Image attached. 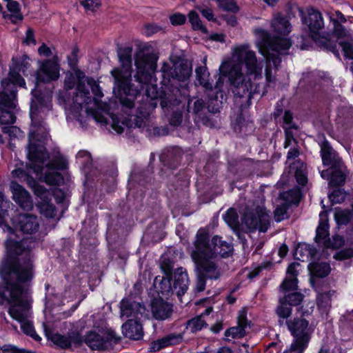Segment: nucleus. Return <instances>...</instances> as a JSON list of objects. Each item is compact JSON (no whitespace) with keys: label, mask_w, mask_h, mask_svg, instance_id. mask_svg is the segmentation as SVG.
<instances>
[{"label":"nucleus","mask_w":353,"mask_h":353,"mask_svg":"<svg viewBox=\"0 0 353 353\" xmlns=\"http://www.w3.org/2000/svg\"><path fill=\"white\" fill-rule=\"evenodd\" d=\"M6 248L13 259L1 270L6 285L0 288L1 303L10 305L8 313L16 321L23 322L30 319V303L23 297V289L20 283L30 281L34 275V265L28 240L20 241L9 239Z\"/></svg>","instance_id":"nucleus-1"},{"label":"nucleus","mask_w":353,"mask_h":353,"mask_svg":"<svg viewBox=\"0 0 353 353\" xmlns=\"http://www.w3.org/2000/svg\"><path fill=\"white\" fill-rule=\"evenodd\" d=\"M219 70L228 77L234 94L240 98L247 97L250 105L253 94L259 92V83L256 81L262 79V66L250 46L234 47L232 59L222 63Z\"/></svg>","instance_id":"nucleus-2"},{"label":"nucleus","mask_w":353,"mask_h":353,"mask_svg":"<svg viewBox=\"0 0 353 353\" xmlns=\"http://www.w3.org/2000/svg\"><path fill=\"white\" fill-rule=\"evenodd\" d=\"M46 110H50L49 105L43 106L39 100H33L30 109L32 127L29 133V143L28 145V157L30 161V167L37 172L42 171L40 163L49 159V154L41 143L48 135L46 128L42 125L41 119L46 114Z\"/></svg>","instance_id":"nucleus-3"},{"label":"nucleus","mask_w":353,"mask_h":353,"mask_svg":"<svg viewBox=\"0 0 353 353\" xmlns=\"http://www.w3.org/2000/svg\"><path fill=\"white\" fill-rule=\"evenodd\" d=\"M132 52L131 47L121 49L119 58L122 68H114L111 71L114 79V92H117L122 105L129 109L134 107V99L139 94V88H134L130 83Z\"/></svg>","instance_id":"nucleus-4"},{"label":"nucleus","mask_w":353,"mask_h":353,"mask_svg":"<svg viewBox=\"0 0 353 353\" xmlns=\"http://www.w3.org/2000/svg\"><path fill=\"white\" fill-rule=\"evenodd\" d=\"M25 85L24 79L15 68H11L8 76L1 81L0 125L15 122V111L18 105L17 86Z\"/></svg>","instance_id":"nucleus-5"},{"label":"nucleus","mask_w":353,"mask_h":353,"mask_svg":"<svg viewBox=\"0 0 353 353\" xmlns=\"http://www.w3.org/2000/svg\"><path fill=\"white\" fill-rule=\"evenodd\" d=\"M254 34L261 40V47L265 48L263 50L259 49L260 52L266 57L267 64L265 68V79L267 82L270 83L274 81L272 75V65L276 71L281 63L279 54L284 53L291 46V42L286 38L276 37L270 39L268 32L262 28H256L254 30Z\"/></svg>","instance_id":"nucleus-6"},{"label":"nucleus","mask_w":353,"mask_h":353,"mask_svg":"<svg viewBox=\"0 0 353 353\" xmlns=\"http://www.w3.org/2000/svg\"><path fill=\"white\" fill-rule=\"evenodd\" d=\"M197 251L201 258L205 260L210 259L214 264L217 265V254L222 257L228 256L233 251V246L230 242L224 241L218 236L212 238L210 245L208 233L201 229L197 232L194 241V249L192 252Z\"/></svg>","instance_id":"nucleus-7"},{"label":"nucleus","mask_w":353,"mask_h":353,"mask_svg":"<svg viewBox=\"0 0 353 353\" xmlns=\"http://www.w3.org/2000/svg\"><path fill=\"white\" fill-rule=\"evenodd\" d=\"M286 325L294 337L290 350L284 353H303L310 340L313 329L309 321L302 317H296L286 321Z\"/></svg>","instance_id":"nucleus-8"},{"label":"nucleus","mask_w":353,"mask_h":353,"mask_svg":"<svg viewBox=\"0 0 353 353\" xmlns=\"http://www.w3.org/2000/svg\"><path fill=\"white\" fill-rule=\"evenodd\" d=\"M199 254L198 251L191 253V257L195 263L196 274L194 288L196 292H200L205 288L206 279H218L221 273L217 265L214 264L212 261L205 260Z\"/></svg>","instance_id":"nucleus-9"},{"label":"nucleus","mask_w":353,"mask_h":353,"mask_svg":"<svg viewBox=\"0 0 353 353\" xmlns=\"http://www.w3.org/2000/svg\"><path fill=\"white\" fill-rule=\"evenodd\" d=\"M58 100L60 104L64 105L65 110L69 113L72 114L75 118L79 119L80 116V111L83 109V105L85 106V113L88 120H94L97 123L101 124H107V118L103 113L99 109L93 108V106H87L86 102H83L81 105L79 106L77 103L74 102L73 98L72 99V105H70V98L68 93V90L60 91L58 94Z\"/></svg>","instance_id":"nucleus-10"},{"label":"nucleus","mask_w":353,"mask_h":353,"mask_svg":"<svg viewBox=\"0 0 353 353\" xmlns=\"http://www.w3.org/2000/svg\"><path fill=\"white\" fill-rule=\"evenodd\" d=\"M270 224V216L263 206H257L254 211L246 212L241 222V226L245 228L246 232H253L256 230L265 232Z\"/></svg>","instance_id":"nucleus-11"},{"label":"nucleus","mask_w":353,"mask_h":353,"mask_svg":"<svg viewBox=\"0 0 353 353\" xmlns=\"http://www.w3.org/2000/svg\"><path fill=\"white\" fill-rule=\"evenodd\" d=\"M121 338L111 329L99 331V333L90 332L85 338V343L92 349L101 350L109 348L112 343H117Z\"/></svg>","instance_id":"nucleus-12"},{"label":"nucleus","mask_w":353,"mask_h":353,"mask_svg":"<svg viewBox=\"0 0 353 353\" xmlns=\"http://www.w3.org/2000/svg\"><path fill=\"white\" fill-rule=\"evenodd\" d=\"M135 65L137 69L135 78L140 83V85L137 87L140 91L143 85L147 84L151 80L152 74L155 71L157 65L152 56L143 52L137 54Z\"/></svg>","instance_id":"nucleus-13"},{"label":"nucleus","mask_w":353,"mask_h":353,"mask_svg":"<svg viewBox=\"0 0 353 353\" xmlns=\"http://www.w3.org/2000/svg\"><path fill=\"white\" fill-rule=\"evenodd\" d=\"M119 307L121 318L141 321L148 316V310L144 304L132 298L122 299Z\"/></svg>","instance_id":"nucleus-14"},{"label":"nucleus","mask_w":353,"mask_h":353,"mask_svg":"<svg viewBox=\"0 0 353 353\" xmlns=\"http://www.w3.org/2000/svg\"><path fill=\"white\" fill-rule=\"evenodd\" d=\"M69 65L74 70L73 74L75 77V80H78L77 85V92L73 96L74 103H77L79 106L81 105L83 102H86V104L92 103L94 108L98 107V102L96 99H92L90 95L89 90L85 88V84L82 80L85 77L84 73L77 68V60H69Z\"/></svg>","instance_id":"nucleus-15"},{"label":"nucleus","mask_w":353,"mask_h":353,"mask_svg":"<svg viewBox=\"0 0 353 353\" xmlns=\"http://www.w3.org/2000/svg\"><path fill=\"white\" fill-rule=\"evenodd\" d=\"M163 77L170 81L171 79L179 81L187 80L192 74V68L182 61L164 63L161 68Z\"/></svg>","instance_id":"nucleus-16"},{"label":"nucleus","mask_w":353,"mask_h":353,"mask_svg":"<svg viewBox=\"0 0 353 353\" xmlns=\"http://www.w3.org/2000/svg\"><path fill=\"white\" fill-rule=\"evenodd\" d=\"M303 23H305L312 34H319L324 28V20L322 14L313 8H309L305 14L300 10Z\"/></svg>","instance_id":"nucleus-17"},{"label":"nucleus","mask_w":353,"mask_h":353,"mask_svg":"<svg viewBox=\"0 0 353 353\" xmlns=\"http://www.w3.org/2000/svg\"><path fill=\"white\" fill-rule=\"evenodd\" d=\"M59 77L58 64L51 60L43 62L39 70L37 72V81L39 82H49L54 81Z\"/></svg>","instance_id":"nucleus-18"},{"label":"nucleus","mask_w":353,"mask_h":353,"mask_svg":"<svg viewBox=\"0 0 353 353\" xmlns=\"http://www.w3.org/2000/svg\"><path fill=\"white\" fill-rule=\"evenodd\" d=\"M17 225L20 230L27 234H35L39 229V219L32 214H19L17 216Z\"/></svg>","instance_id":"nucleus-19"},{"label":"nucleus","mask_w":353,"mask_h":353,"mask_svg":"<svg viewBox=\"0 0 353 353\" xmlns=\"http://www.w3.org/2000/svg\"><path fill=\"white\" fill-rule=\"evenodd\" d=\"M10 189L13 200L23 210L32 208V201L28 192L17 182L12 181Z\"/></svg>","instance_id":"nucleus-20"},{"label":"nucleus","mask_w":353,"mask_h":353,"mask_svg":"<svg viewBox=\"0 0 353 353\" xmlns=\"http://www.w3.org/2000/svg\"><path fill=\"white\" fill-rule=\"evenodd\" d=\"M48 337L53 343L61 348H68L72 343L79 344L81 343V337L79 334L72 332L67 335H61L58 333L47 334Z\"/></svg>","instance_id":"nucleus-21"},{"label":"nucleus","mask_w":353,"mask_h":353,"mask_svg":"<svg viewBox=\"0 0 353 353\" xmlns=\"http://www.w3.org/2000/svg\"><path fill=\"white\" fill-rule=\"evenodd\" d=\"M189 285L188 274L183 268H177L174 273V292L178 296L184 294Z\"/></svg>","instance_id":"nucleus-22"},{"label":"nucleus","mask_w":353,"mask_h":353,"mask_svg":"<svg viewBox=\"0 0 353 353\" xmlns=\"http://www.w3.org/2000/svg\"><path fill=\"white\" fill-rule=\"evenodd\" d=\"M172 312V305L164 301L163 299H154L152 302V313L157 320H165L169 318Z\"/></svg>","instance_id":"nucleus-23"},{"label":"nucleus","mask_w":353,"mask_h":353,"mask_svg":"<svg viewBox=\"0 0 353 353\" xmlns=\"http://www.w3.org/2000/svg\"><path fill=\"white\" fill-rule=\"evenodd\" d=\"M347 174L348 171L343 162L331 166L329 185L334 187L343 185Z\"/></svg>","instance_id":"nucleus-24"},{"label":"nucleus","mask_w":353,"mask_h":353,"mask_svg":"<svg viewBox=\"0 0 353 353\" xmlns=\"http://www.w3.org/2000/svg\"><path fill=\"white\" fill-rule=\"evenodd\" d=\"M341 48L343 56L348 59H353V34L350 30L334 37Z\"/></svg>","instance_id":"nucleus-25"},{"label":"nucleus","mask_w":353,"mask_h":353,"mask_svg":"<svg viewBox=\"0 0 353 353\" xmlns=\"http://www.w3.org/2000/svg\"><path fill=\"white\" fill-rule=\"evenodd\" d=\"M122 332L127 338L133 340H139L143 336V330L140 321L128 319L122 325Z\"/></svg>","instance_id":"nucleus-26"},{"label":"nucleus","mask_w":353,"mask_h":353,"mask_svg":"<svg viewBox=\"0 0 353 353\" xmlns=\"http://www.w3.org/2000/svg\"><path fill=\"white\" fill-rule=\"evenodd\" d=\"M327 15L333 26L332 34L334 37L350 30V29H347L343 25V23L347 21V19L341 11L336 10L334 13L328 12Z\"/></svg>","instance_id":"nucleus-27"},{"label":"nucleus","mask_w":353,"mask_h":353,"mask_svg":"<svg viewBox=\"0 0 353 353\" xmlns=\"http://www.w3.org/2000/svg\"><path fill=\"white\" fill-rule=\"evenodd\" d=\"M321 154L322 161L325 165H339L342 162L341 159L330 146L327 141H323L321 145Z\"/></svg>","instance_id":"nucleus-28"},{"label":"nucleus","mask_w":353,"mask_h":353,"mask_svg":"<svg viewBox=\"0 0 353 353\" xmlns=\"http://www.w3.org/2000/svg\"><path fill=\"white\" fill-rule=\"evenodd\" d=\"M271 26L275 32L281 35L288 34L292 30L289 21L281 13H276L273 15Z\"/></svg>","instance_id":"nucleus-29"},{"label":"nucleus","mask_w":353,"mask_h":353,"mask_svg":"<svg viewBox=\"0 0 353 353\" xmlns=\"http://www.w3.org/2000/svg\"><path fill=\"white\" fill-rule=\"evenodd\" d=\"M212 312V307H208L200 315L188 321L186 325L187 330H190L192 333H195L201 330L203 328L206 327L208 326V323L205 320V317L206 316H209Z\"/></svg>","instance_id":"nucleus-30"},{"label":"nucleus","mask_w":353,"mask_h":353,"mask_svg":"<svg viewBox=\"0 0 353 353\" xmlns=\"http://www.w3.org/2000/svg\"><path fill=\"white\" fill-rule=\"evenodd\" d=\"M203 63L206 64V57L203 58ZM196 78L199 85L205 91H212L213 86L210 81V73L206 65L197 67L195 70Z\"/></svg>","instance_id":"nucleus-31"},{"label":"nucleus","mask_w":353,"mask_h":353,"mask_svg":"<svg viewBox=\"0 0 353 353\" xmlns=\"http://www.w3.org/2000/svg\"><path fill=\"white\" fill-rule=\"evenodd\" d=\"M320 221L319 226L316 228V234L315 240L319 243H323L327 240L329 236V224H328V215L326 211H323L319 214Z\"/></svg>","instance_id":"nucleus-32"},{"label":"nucleus","mask_w":353,"mask_h":353,"mask_svg":"<svg viewBox=\"0 0 353 353\" xmlns=\"http://www.w3.org/2000/svg\"><path fill=\"white\" fill-rule=\"evenodd\" d=\"M247 319L244 315H241L238 319L237 326L230 327L225 332V336L227 337L231 336L232 339H241L243 337L245 332V327H247Z\"/></svg>","instance_id":"nucleus-33"},{"label":"nucleus","mask_w":353,"mask_h":353,"mask_svg":"<svg viewBox=\"0 0 353 353\" xmlns=\"http://www.w3.org/2000/svg\"><path fill=\"white\" fill-rule=\"evenodd\" d=\"M290 169L294 172L297 183L305 185L307 182L306 165L298 160L290 164Z\"/></svg>","instance_id":"nucleus-34"},{"label":"nucleus","mask_w":353,"mask_h":353,"mask_svg":"<svg viewBox=\"0 0 353 353\" xmlns=\"http://www.w3.org/2000/svg\"><path fill=\"white\" fill-rule=\"evenodd\" d=\"M316 254V248L307 243L299 244L294 252L296 258L303 261L309 259H314Z\"/></svg>","instance_id":"nucleus-35"},{"label":"nucleus","mask_w":353,"mask_h":353,"mask_svg":"<svg viewBox=\"0 0 353 353\" xmlns=\"http://www.w3.org/2000/svg\"><path fill=\"white\" fill-rule=\"evenodd\" d=\"M181 340L180 335H168L158 339L151 344V349L154 351H159L163 347L179 343Z\"/></svg>","instance_id":"nucleus-36"},{"label":"nucleus","mask_w":353,"mask_h":353,"mask_svg":"<svg viewBox=\"0 0 353 353\" xmlns=\"http://www.w3.org/2000/svg\"><path fill=\"white\" fill-rule=\"evenodd\" d=\"M313 276L323 278L327 276L330 272V266L325 262H312L308 266Z\"/></svg>","instance_id":"nucleus-37"},{"label":"nucleus","mask_w":353,"mask_h":353,"mask_svg":"<svg viewBox=\"0 0 353 353\" xmlns=\"http://www.w3.org/2000/svg\"><path fill=\"white\" fill-rule=\"evenodd\" d=\"M111 118V126L114 130H115L118 134H121L123 132L125 128H127L125 125H122L123 122L125 123H134L133 119H132V114H128L127 118L119 117L116 115H110Z\"/></svg>","instance_id":"nucleus-38"},{"label":"nucleus","mask_w":353,"mask_h":353,"mask_svg":"<svg viewBox=\"0 0 353 353\" xmlns=\"http://www.w3.org/2000/svg\"><path fill=\"white\" fill-rule=\"evenodd\" d=\"M292 307L283 299L281 298L279 301V305L276 309V314L283 319H287L292 314Z\"/></svg>","instance_id":"nucleus-39"},{"label":"nucleus","mask_w":353,"mask_h":353,"mask_svg":"<svg viewBox=\"0 0 353 353\" xmlns=\"http://www.w3.org/2000/svg\"><path fill=\"white\" fill-rule=\"evenodd\" d=\"M281 196L285 201L286 203L297 204L301 198V191L299 188H295L283 192Z\"/></svg>","instance_id":"nucleus-40"},{"label":"nucleus","mask_w":353,"mask_h":353,"mask_svg":"<svg viewBox=\"0 0 353 353\" xmlns=\"http://www.w3.org/2000/svg\"><path fill=\"white\" fill-rule=\"evenodd\" d=\"M158 289L159 293L164 296H169L175 294L174 292V287L171 285L170 276L163 277L159 283Z\"/></svg>","instance_id":"nucleus-41"},{"label":"nucleus","mask_w":353,"mask_h":353,"mask_svg":"<svg viewBox=\"0 0 353 353\" xmlns=\"http://www.w3.org/2000/svg\"><path fill=\"white\" fill-rule=\"evenodd\" d=\"M8 10L12 13L11 20L13 23H17L19 21L23 19V16L20 13L19 4L14 1L8 0L7 1Z\"/></svg>","instance_id":"nucleus-42"},{"label":"nucleus","mask_w":353,"mask_h":353,"mask_svg":"<svg viewBox=\"0 0 353 353\" xmlns=\"http://www.w3.org/2000/svg\"><path fill=\"white\" fill-rule=\"evenodd\" d=\"M225 221L233 229H237L239 226V216L236 210L230 208L223 216Z\"/></svg>","instance_id":"nucleus-43"},{"label":"nucleus","mask_w":353,"mask_h":353,"mask_svg":"<svg viewBox=\"0 0 353 353\" xmlns=\"http://www.w3.org/2000/svg\"><path fill=\"white\" fill-rule=\"evenodd\" d=\"M41 212L46 217L53 218L56 215V210L54 205L50 203V198L42 201L39 203Z\"/></svg>","instance_id":"nucleus-44"},{"label":"nucleus","mask_w":353,"mask_h":353,"mask_svg":"<svg viewBox=\"0 0 353 353\" xmlns=\"http://www.w3.org/2000/svg\"><path fill=\"white\" fill-rule=\"evenodd\" d=\"M204 107L205 103L203 99H189L187 105V111L189 113H192L193 114L197 115L204 109Z\"/></svg>","instance_id":"nucleus-45"},{"label":"nucleus","mask_w":353,"mask_h":353,"mask_svg":"<svg viewBox=\"0 0 353 353\" xmlns=\"http://www.w3.org/2000/svg\"><path fill=\"white\" fill-rule=\"evenodd\" d=\"M43 163H44V161L42 163H40V165L42 166V171L41 172H37L35 171H34V172L35 173H37V174H41V176L43 175V181L46 183H48L50 185H57V184H58L59 181L61 179L60 174H59L58 172H46V173H43V170H44ZM33 170H34L33 169Z\"/></svg>","instance_id":"nucleus-46"},{"label":"nucleus","mask_w":353,"mask_h":353,"mask_svg":"<svg viewBox=\"0 0 353 353\" xmlns=\"http://www.w3.org/2000/svg\"><path fill=\"white\" fill-rule=\"evenodd\" d=\"M189 21L194 30H200L203 33H207V28L202 24L200 17L195 11H190L188 14Z\"/></svg>","instance_id":"nucleus-47"},{"label":"nucleus","mask_w":353,"mask_h":353,"mask_svg":"<svg viewBox=\"0 0 353 353\" xmlns=\"http://www.w3.org/2000/svg\"><path fill=\"white\" fill-rule=\"evenodd\" d=\"M21 328L24 334L31 336L36 341H40L41 337L36 333L34 328L32 325V323L30 321L29 319L23 321V322H20Z\"/></svg>","instance_id":"nucleus-48"},{"label":"nucleus","mask_w":353,"mask_h":353,"mask_svg":"<svg viewBox=\"0 0 353 353\" xmlns=\"http://www.w3.org/2000/svg\"><path fill=\"white\" fill-rule=\"evenodd\" d=\"M68 162L63 157H59L50 161L46 164V168L49 170H63L67 168Z\"/></svg>","instance_id":"nucleus-49"},{"label":"nucleus","mask_w":353,"mask_h":353,"mask_svg":"<svg viewBox=\"0 0 353 353\" xmlns=\"http://www.w3.org/2000/svg\"><path fill=\"white\" fill-rule=\"evenodd\" d=\"M160 268L167 276H170L174 268V262L167 255H163L160 259Z\"/></svg>","instance_id":"nucleus-50"},{"label":"nucleus","mask_w":353,"mask_h":353,"mask_svg":"<svg viewBox=\"0 0 353 353\" xmlns=\"http://www.w3.org/2000/svg\"><path fill=\"white\" fill-rule=\"evenodd\" d=\"M345 241L343 236L336 235L332 239H327L323 242L325 248L338 249L344 245Z\"/></svg>","instance_id":"nucleus-51"},{"label":"nucleus","mask_w":353,"mask_h":353,"mask_svg":"<svg viewBox=\"0 0 353 353\" xmlns=\"http://www.w3.org/2000/svg\"><path fill=\"white\" fill-rule=\"evenodd\" d=\"M290 305V306L299 305L303 299V295L300 292L290 293L283 297Z\"/></svg>","instance_id":"nucleus-52"},{"label":"nucleus","mask_w":353,"mask_h":353,"mask_svg":"<svg viewBox=\"0 0 353 353\" xmlns=\"http://www.w3.org/2000/svg\"><path fill=\"white\" fill-rule=\"evenodd\" d=\"M336 222L341 225H345L351 220V212L350 210H336L334 214Z\"/></svg>","instance_id":"nucleus-53"},{"label":"nucleus","mask_w":353,"mask_h":353,"mask_svg":"<svg viewBox=\"0 0 353 353\" xmlns=\"http://www.w3.org/2000/svg\"><path fill=\"white\" fill-rule=\"evenodd\" d=\"M216 2L223 10L237 12L239 10V6L233 0H218Z\"/></svg>","instance_id":"nucleus-54"},{"label":"nucleus","mask_w":353,"mask_h":353,"mask_svg":"<svg viewBox=\"0 0 353 353\" xmlns=\"http://www.w3.org/2000/svg\"><path fill=\"white\" fill-rule=\"evenodd\" d=\"M298 279L290 277H285L280 285L281 290L283 292L295 290L297 289Z\"/></svg>","instance_id":"nucleus-55"},{"label":"nucleus","mask_w":353,"mask_h":353,"mask_svg":"<svg viewBox=\"0 0 353 353\" xmlns=\"http://www.w3.org/2000/svg\"><path fill=\"white\" fill-rule=\"evenodd\" d=\"M162 30V27L156 23H146L143 26L142 32L145 36L151 37Z\"/></svg>","instance_id":"nucleus-56"},{"label":"nucleus","mask_w":353,"mask_h":353,"mask_svg":"<svg viewBox=\"0 0 353 353\" xmlns=\"http://www.w3.org/2000/svg\"><path fill=\"white\" fill-rule=\"evenodd\" d=\"M346 194L341 189H336L329 194V198L332 203H341L345 199Z\"/></svg>","instance_id":"nucleus-57"},{"label":"nucleus","mask_w":353,"mask_h":353,"mask_svg":"<svg viewBox=\"0 0 353 353\" xmlns=\"http://www.w3.org/2000/svg\"><path fill=\"white\" fill-rule=\"evenodd\" d=\"M287 212H288L287 203H283V204L278 205L274 212V219H276V221L279 222V221H283L285 218H287L288 217Z\"/></svg>","instance_id":"nucleus-58"},{"label":"nucleus","mask_w":353,"mask_h":353,"mask_svg":"<svg viewBox=\"0 0 353 353\" xmlns=\"http://www.w3.org/2000/svg\"><path fill=\"white\" fill-rule=\"evenodd\" d=\"M132 119L134 121V123H125L123 122L122 125L126 126L128 128H141L145 125V121L143 117H138L137 115L132 114Z\"/></svg>","instance_id":"nucleus-59"},{"label":"nucleus","mask_w":353,"mask_h":353,"mask_svg":"<svg viewBox=\"0 0 353 353\" xmlns=\"http://www.w3.org/2000/svg\"><path fill=\"white\" fill-rule=\"evenodd\" d=\"M331 302V294L330 292L320 294L317 297V303L320 307H327Z\"/></svg>","instance_id":"nucleus-60"},{"label":"nucleus","mask_w":353,"mask_h":353,"mask_svg":"<svg viewBox=\"0 0 353 353\" xmlns=\"http://www.w3.org/2000/svg\"><path fill=\"white\" fill-rule=\"evenodd\" d=\"M34 194L42 201L48 199L51 196L50 192L43 186L38 184L33 190Z\"/></svg>","instance_id":"nucleus-61"},{"label":"nucleus","mask_w":353,"mask_h":353,"mask_svg":"<svg viewBox=\"0 0 353 353\" xmlns=\"http://www.w3.org/2000/svg\"><path fill=\"white\" fill-rule=\"evenodd\" d=\"M170 21L173 26H181L185 23L186 17L183 14L176 13L170 17Z\"/></svg>","instance_id":"nucleus-62"},{"label":"nucleus","mask_w":353,"mask_h":353,"mask_svg":"<svg viewBox=\"0 0 353 353\" xmlns=\"http://www.w3.org/2000/svg\"><path fill=\"white\" fill-rule=\"evenodd\" d=\"M86 81L88 85L91 88L92 91L95 97H101L103 96L102 92L100 90L99 86L94 81V79L92 78H88Z\"/></svg>","instance_id":"nucleus-63"},{"label":"nucleus","mask_w":353,"mask_h":353,"mask_svg":"<svg viewBox=\"0 0 353 353\" xmlns=\"http://www.w3.org/2000/svg\"><path fill=\"white\" fill-rule=\"evenodd\" d=\"M353 257V249L348 248L336 253L334 258L339 260L348 259Z\"/></svg>","instance_id":"nucleus-64"}]
</instances>
